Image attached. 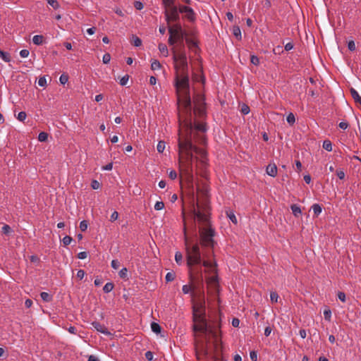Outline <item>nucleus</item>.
Masks as SVG:
<instances>
[{
    "instance_id": "obj_20",
    "label": "nucleus",
    "mask_w": 361,
    "mask_h": 361,
    "mask_svg": "<svg viewBox=\"0 0 361 361\" xmlns=\"http://www.w3.org/2000/svg\"><path fill=\"white\" fill-rule=\"evenodd\" d=\"M159 51L163 54L164 56H167L169 54L168 49L166 44L163 43H160L158 46Z\"/></svg>"
},
{
    "instance_id": "obj_45",
    "label": "nucleus",
    "mask_w": 361,
    "mask_h": 361,
    "mask_svg": "<svg viewBox=\"0 0 361 361\" xmlns=\"http://www.w3.org/2000/svg\"><path fill=\"white\" fill-rule=\"evenodd\" d=\"M164 207V204L161 201H160V202L158 201L154 204V209L157 210V211L161 210Z\"/></svg>"
},
{
    "instance_id": "obj_54",
    "label": "nucleus",
    "mask_w": 361,
    "mask_h": 361,
    "mask_svg": "<svg viewBox=\"0 0 361 361\" xmlns=\"http://www.w3.org/2000/svg\"><path fill=\"white\" fill-rule=\"evenodd\" d=\"M111 265L113 269H117L120 267V262L117 259H113Z\"/></svg>"
},
{
    "instance_id": "obj_7",
    "label": "nucleus",
    "mask_w": 361,
    "mask_h": 361,
    "mask_svg": "<svg viewBox=\"0 0 361 361\" xmlns=\"http://www.w3.org/2000/svg\"><path fill=\"white\" fill-rule=\"evenodd\" d=\"M169 32L172 35L176 40L180 43L181 48L184 47L183 41L186 36V32L183 30L181 25L179 23L173 25L172 27H169Z\"/></svg>"
},
{
    "instance_id": "obj_23",
    "label": "nucleus",
    "mask_w": 361,
    "mask_h": 361,
    "mask_svg": "<svg viewBox=\"0 0 361 361\" xmlns=\"http://www.w3.org/2000/svg\"><path fill=\"white\" fill-rule=\"evenodd\" d=\"M114 287V285L111 282L106 283L103 287V290L105 293H110Z\"/></svg>"
},
{
    "instance_id": "obj_36",
    "label": "nucleus",
    "mask_w": 361,
    "mask_h": 361,
    "mask_svg": "<svg viewBox=\"0 0 361 361\" xmlns=\"http://www.w3.org/2000/svg\"><path fill=\"white\" fill-rule=\"evenodd\" d=\"M48 138V134L45 132H41L38 135V140L40 142H44Z\"/></svg>"
},
{
    "instance_id": "obj_3",
    "label": "nucleus",
    "mask_w": 361,
    "mask_h": 361,
    "mask_svg": "<svg viewBox=\"0 0 361 361\" xmlns=\"http://www.w3.org/2000/svg\"><path fill=\"white\" fill-rule=\"evenodd\" d=\"M179 161L184 163L185 170L188 173L192 171V161H193V147L194 145L192 140L187 137H183L180 134L178 138Z\"/></svg>"
},
{
    "instance_id": "obj_57",
    "label": "nucleus",
    "mask_w": 361,
    "mask_h": 361,
    "mask_svg": "<svg viewBox=\"0 0 361 361\" xmlns=\"http://www.w3.org/2000/svg\"><path fill=\"white\" fill-rule=\"evenodd\" d=\"M91 186L94 190H97L100 187V184L97 180H94L91 183Z\"/></svg>"
},
{
    "instance_id": "obj_25",
    "label": "nucleus",
    "mask_w": 361,
    "mask_h": 361,
    "mask_svg": "<svg viewBox=\"0 0 361 361\" xmlns=\"http://www.w3.org/2000/svg\"><path fill=\"white\" fill-rule=\"evenodd\" d=\"M226 215L228 216V218L234 224H237L238 223V221H237V218L235 216V215L234 214V213L232 212V211H228V212H226Z\"/></svg>"
},
{
    "instance_id": "obj_63",
    "label": "nucleus",
    "mask_w": 361,
    "mask_h": 361,
    "mask_svg": "<svg viewBox=\"0 0 361 361\" xmlns=\"http://www.w3.org/2000/svg\"><path fill=\"white\" fill-rule=\"evenodd\" d=\"M169 176L172 180L176 179L177 178V173H176V171H174V170L170 171V172L169 173Z\"/></svg>"
},
{
    "instance_id": "obj_16",
    "label": "nucleus",
    "mask_w": 361,
    "mask_h": 361,
    "mask_svg": "<svg viewBox=\"0 0 361 361\" xmlns=\"http://www.w3.org/2000/svg\"><path fill=\"white\" fill-rule=\"evenodd\" d=\"M350 91L351 96L353 98V99L355 100V102L361 105V97L360 96L358 92L354 88H350Z\"/></svg>"
},
{
    "instance_id": "obj_51",
    "label": "nucleus",
    "mask_w": 361,
    "mask_h": 361,
    "mask_svg": "<svg viewBox=\"0 0 361 361\" xmlns=\"http://www.w3.org/2000/svg\"><path fill=\"white\" fill-rule=\"evenodd\" d=\"M336 175H337L338 178L341 180H343L345 178V173H344L343 170L341 169L336 170Z\"/></svg>"
},
{
    "instance_id": "obj_32",
    "label": "nucleus",
    "mask_w": 361,
    "mask_h": 361,
    "mask_svg": "<svg viewBox=\"0 0 361 361\" xmlns=\"http://www.w3.org/2000/svg\"><path fill=\"white\" fill-rule=\"evenodd\" d=\"M166 143L164 141H159L157 144V149L159 153H162L165 149Z\"/></svg>"
},
{
    "instance_id": "obj_14",
    "label": "nucleus",
    "mask_w": 361,
    "mask_h": 361,
    "mask_svg": "<svg viewBox=\"0 0 361 361\" xmlns=\"http://www.w3.org/2000/svg\"><path fill=\"white\" fill-rule=\"evenodd\" d=\"M266 172H267V173L269 176H270L271 177L276 176V175H277V166H276V165L274 163L269 164L267 166Z\"/></svg>"
},
{
    "instance_id": "obj_44",
    "label": "nucleus",
    "mask_w": 361,
    "mask_h": 361,
    "mask_svg": "<svg viewBox=\"0 0 361 361\" xmlns=\"http://www.w3.org/2000/svg\"><path fill=\"white\" fill-rule=\"evenodd\" d=\"M27 117V114L25 111H20L18 113L17 116L18 120L20 121H24Z\"/></svg>"
},
{
    "instance_id": "obj_12",
    "label": "nucleus",
    "mask_w": 361,
    "mask_h": 361,
    "mask_svg": "<svg viewBox=\"0 0 361 361\" xmlns=\"http://www.w3.org/2000/svg\"><path fill=\"white\" fill-rule=\"evenodd\" d=\"M92 326L99 332L104 334V335H110L111 333L108 331L106 326L103 324H101L98 322H92Z\"/></svg>"
},
{
    "instance_id": "obj_46",
    "label": "nucleus",
    "mask_w": 361,
    "mask_h": 361,
    "mask_svg": "<svg viewBox=\"0 0 361 361\" xmlns=\"http://www.w3.org/2000/svg\"><path fill=\"white\" fill-rule=\"evenodd\" d=\"M128 80H129V75H125L124 76H123L121 78V80H120V85H122V86L126 85Z\"/></svg>"
},
{
    "instance_id": "obj_13",
    "label": "nucleus",
    "mask_w": 361,
    "mask_h": 361,
    "mask_svg": "<svg viewBox=\"0 0 361 361\" xmlns=\"http://www.w3.org/2000/svg\"><path fill=\"white\" fill-rule=\"evenodd\" d=\"M202 265L208 269L210 273H216V262H210L208 260H204L202 262Z\"/></svg>"
},
{
    "instance_id": "obj_6",
    "label": "nucleus",
    "mask_w": 361,
    "mask_h": 361,
    "mask_svg": "<svg viewBox=\"0 0 361 361\" xmlns=\"http://www.w3.org/2000/svg\"><path fill=\"white\" fill-rule=\"evenodd\" d=\"M200 243L204 247H213L214 246V236L215 230L212 227L200 228Z\"/></svg>"
},
{
    "instance_id": "obj_59",
    "label": "nucleus",
    "mask_w": 361,
    "mask_h": 361,
    "mask_svg": "<svg viewBox=\"0 0 361 361\" xmlns=\"http://www.w3.org/2000/svg\"><path fill=\"white\" fill-rule=\"evenodd\" d=\"M182 290L184 294H188L191 290V287L188 285H184L183 286Z\"/></svg>"
},
{
    "instance_id": "obj_18",
    "label": "nucleus",
    "mask_w": 361,
    "mask_h": 361,
    "mask_svg": "<svg viewBox=\"0 0 361 361\" xmlns=\"http://www.w3.org/2000/svg\"><path fill=\"white\" fill-rule=\"evenodd\" d=\"M311 208L316 216H318L322 212V208L319 204H314Z\"/></svg>"
},
{
    "instance_id": "obj_30",
    "label": "nucleus",
    "mask_w": 361,
    "mask_h": 361,
    "mask_svg": "<svg viewBox=\"0 0 361 361\" xmlns=\"http://www.w3.org/2000/svg\"><path fill=\"white\" fill-rule=\"evenodd\" d=\"M132 43L135 47H140L142 45V40L138 37L133 35Z\"/></svg>"
},
{
    "instance_id": "obj_24",
    "label": "nucleus",
    "mask_w": 361,
    "mask_h": 361,
    "mask_svg": "<svg viewBox=\"0 0 361 361\" xmlns=\"http://www.w3.org/2000/svg\"><path fill=\"white\" fill-rule=\"evenodd\" d=\"M322 147L324 149H326L328 152L332 151V143L330 140H324L323 142Z\"/></svg>"
},
{
    "instance_id": "obj_39",
    "label": "nucleus",
    "mask_w": 361,
    "mask_h": 361,
    "mask_svg": "<svg viewBox=\"0 0 361 361\" xmlns=\"http://www.w3.org/2000/svg\"><path fill=\"white\" fill-rule=\"evenodd\" d=\"M250 62L255 66H258L259 64V59L255 55H252Z\"/></svg>"
},
{
    "instance_id": "obj_15",
    "label": "nucleus",
    "mask_w": 361,
    "mask_h": 361,
    "mask_svg": "<svg viewBox=\"0 0 361 361\" xmlns=\"http://www.w3.org/2000/svg\"><path fill=\"white\" fill-rule=\"evenodd\" d=\"M185 18L190 22H195L196 20V14L193 9L191 8L187 13H185Z\"/></svg>"
},
{
    "instance_id": "obj_1",
    "label": "nucleus",
    "mask_w": 361,
    "mask_h": 361,
    "mask_svg": "<svg viewBox=\"0 0 361 361\" xmlns=\"http://www.w3.org/2000/svg\"><path fill=\"white\" fill-rule=\"evenodd\" d=\"M175 63L176 77L174 85L178 96V100L184 99L186 108H190L191 99L189 94V73L186 54L184 51H174L173 56Z\"/></svg>"
},
{
    "instance_id": "obj_53",
    "label": "nucleus",
    "mask_w": 361,
    "mask_h": 361,
    "mask_svg": "<svg viewBox=\"0 0 361 361\" xmlns=\"http://www.w3.org/2000/svg\"><path fill=\"white\" fill-rule=\"evenodd\" d=\"M110 60H111V55L109 53H106L105 54H104L103 58H102V61L104 63L106 64V63H109Z\"/></svg>"
},
{
    "instance_id": "obj_42",
    "label": "nucleus",
    "mask_w": 361,
    "mask_h": 361,
    "mask_svg": "<svg viewBox=\"0 0 361 361\" xmlns=\"http://www.w3.org/2000/svg\"><path fill=\"white\" fill-rule=\"evenodd\" d=\"M47 3L54 9H57L59 8V4L56 0H47Z\"/></svg>"
},
{
    "instance_id": "obj_58",
    "label": "nucleus",
    "mask_w": 361,
    "mask_h": 361,
    "mask_svg": "<svg viewBox=\"0 0 361 361\" xmlns=\"http://www.w3.org/2000/svg\"><path fill=\"white\" fill-rule=\"evenodd\" d=\"M338 126L340 128L343 129V130H345L348 128V127L349 126V124L348 122L346 121H341L339 124H338Z\"/></svg>"
},
{
    "instance_id": "obj_55",
    "label": "nucleus",
    "mask_w": 361,
    "mask_h": 361,
    "mask_svg": "<svg viewBox=\"0 0 361 361\" xmlns=\"http://www.w3.org/2000/svg\"><path fill=\"white\" fill-rule=\"evenodd\" d=\"M338 299L342 301V302H345V300H346V296H345V293L343 292H338Z\"/></svg>"
},
{
    "instance_id": "obj_47",
    "label": "nucleus",
    "mask_w": 361,
    "mask_h": 361,
    "mask_svg": "<svg viewBox=\"0 0 361 361\" xmlns=\"http://www.w3.org/2000/svg\"><path fill=\"white\" fill-rule=\"evenodd\" d=\"M72 238L68 236V235H66L65 237H63L62 241H63V243L65 246L66 245H68L71 244V241H72Z\"/></svg>"
},
{
    "instance_id": "obj_49",
    "label": "nucleus",
    "mask_w": 361,
    "mask_h": 361,
    "mask_svg": "<svg viewBox=\"0 0 361 361\" xmlns=\"http://www.w3.org/2000/svg\"><path fill=\"white\" fill-rule=\"evenodd\" d=\"M38 85L40 87H45L47 85V79L44 76L40 77L38 80Z\"/></svg>"
},
{
    "instance_id": "obj_26",
    "label": "nucleus",
    "mask_w": 361,
    "mask_h": 361,
    "mask_svg": "<svg viewBox=\"0 0 361 361\" xmlns=\"http://www.w3.org/2000/svg\"><path fill=\"white\" fill-rule=\"evenodd\" d=\"M151 329L152 331H154L156 334L160 333L161 329L160 325L156 322H152L151 324Z\"/></svg>"
},
{
    "instance_id": "obj_56",
    "label": "nucleus",
    "mask_w": 361,
    "mask_h": 361,
    "mask_svg": "<svg viewBox=\"0 0 361 361\" xmlns=\"http://www.w3.org/2000/svg\"><path fill=\"white\" fill-rule=\"evenodd\" d=\"M348 48L350 51L355 50V44L354 41L351 40L348 43Z\"/></svg>"
},
{
    "instance_id": "obj_60",
    "label": "nucleus",
    "mask_w": 361,
    "mask_h": 361,
    "mask_svg": "<svg viewBox=\"0 0 361 361\" xmlns=\"http://www.w3.org/2000/svg\"><path fill=\"white\" fill-rule=\"evenodd\" d=\"M29 51L27 49H22L20 51V56L22 57V58H26L29 55Z\"/></svg>"
},
{
    "instance_id": "obj_35",
    "label": "nucleus",
    "mask_w": 361,
    "mask_h": 361,
    "mask_svg": "<svg viewBox=\"0 0 361 361\" xmlns=\"http://www.w3.org/2000/svg\"><path fill=\"white\" fill-rule=\"evenodd\" d=\"M324 319L328 321V322H330L331 321V312L329 309H326L324 311Z\"/></svg>"
},
{
    "instance_id": "obj_33",
    "label": "nucleus",
    "mask_w": 361,
    "mask_h": 361,
    "mask_svg": "<svg viewBox=\"0 0 361 361\" xmlns=\"http://www.w3.org/2000/svg\"><path fill=\"white\" fill-rule=\"evenodd\" d=\"M279 296L276 292H271L270 293V300L271 302L276 303L278 302Z\"/></svg>"
},
{
    "instance_id": "obj_5",
    "label": "nucleus",
    "mask_w": 361,
    "mask_h": 361,
    "mask_svg": "<svg viewBox=\"0 0 361 361\" xmlns=\"http://www.w3.org/2000/svg\"><path fill=\"white\" fill-rule=\"evenodd\" d=\"M186 259L189 274L191 276L192 274V272L194 271L192 267L202 262L201 253L197 244H195L192 247H186Z\"/></svg>"
},
{
    "instance_id": "obj_19",
    "label": "nucleus",
    "mask_w": 361,
    "mask_h": 361,
    "mask_svg": "<svg viewBox=\"0 0 361 361\" xmlns=\"http://www.w3.org/2000/svg\"><path fill=\"white\" fill-rule=\"evenodd\" d=\"M44 37L42 35H37L32 37V42L36 45H40L42 44Z\"/></svg>"
},
{
    "instance_id": "obj_17",
    "label": "nucleus",
    "mask_w": 361,
    "mask_h": 361,
    "mask_svg": "<svg viewBox=\"0 0 361 361\" xmlns=\"http://www.w3.org/2000/svg\"><path fill=\"white\" fill-rule=\"evenodd\" d=\"M290 209H291V211L293 212V214L295 217H298V216H300L301 215L302 211H301V209H300V206H298L297 204H292L291 207H290Z\"/></svg>"
},
{
    "instance_id": "obj_40",
    "label": "nucleus",
    "mask_w": 361,
    "mask_h": 361,
    "mask_svg": "<svg viewBox=\"0 0 361 361\" xmlns=\"http://www.w3.org/2000/svg\"><path fill=\"white\" fill-rule=\"evenodd\" d=\"M59 81L62 85L66 84L68 81V76L66 74L61 75L59 78Z\"/></svg>"
},
{
    "instance_id": "obj_27",
    "label": "nucleus",
    "mask_w": 361,
    "mask_h": 361,
    "mask_svg": "<svg viewBox=\"0 0 361 361\" xmlns=\"http://www.w3.org/2000/svg\"><path fill=\"white\" fill-rule=\"evenodd\" d=\"M161 67V65L160 63V62L157 60H154L153 61H152V63H151V68L153 70V71H156V70H159L160 69Z\"/></svg>"
},
{
    "instance_id": "obj_10",
    "label": "nucleus",
    "mask_w": 361,
    "mask_h": 361,
    "mask_svg": "<svg viewBox=\"0 0 361 361\" xmlns=\"http://www.w3.org/2000/svg\"><path fill=\"white\" fill-rule=\"evenodd\" d=\"M165 18L166 20L169 22H178L180 19V15L178 11V7L172 6V8L169 9H166L165 12Z\"/></svg>"
},
{
    "instance_id": "obj_21",
    "label": "nucleus",
    "mask_w": 361,
    "mask_h": 361,
    "mask_svg": "<svg viewBox=\"0 0 361 361\" xmlns=\"http://www.w3.org/2000/svg\"><path fill=\"white\" fill-rule=\"evenodd\" d=\"M233 35L238 39H241V30L237 25L233 27Z\"/></svg>"
},
{
    "instance_id": "obj_28",
    "label": "nucleus",
    "mask_w": 361,
    "mask_h": 361,
    "mask_svg": "<svg viewBox=\"0 0 361 361\" xmlns=\"http://www.w3.org/2000/svg\"><path fill=\"white\" fill-rule=\"evenodd\" d=\"M40 297L42 300L45 302H49L51 300V296L47 292H42L40 293Z\"/></svg>"
},
{
    "instance_id": "obj_31",
    "label": "nucleus",
    "mask_w": 361,
    "mask_h": 361,
    "mask_svg": "<svg viewBox=\"0 0 361 361\" xmlns=\"http://www.w3.org/2000/svg\"><path fill=\"white\" fill-rule=\"evenodd\" d=\"M175 260L176 262V263L179 265H180L183 262V255L181 254V252H176V254H175Z\"/></svg>"
},
{
    "instance_id": "obj_22",
    "label": "nucleus",
    "mask_w": 361,
    "mask_h": 361,
    "mask_svg": "<svg viewBox=\"0 0 361 361\" xmlns=\"http://www.w3.org/2000/svg\"><path fill=\"white\" fill-rule=\"evenodd\" d=\"M0 58L5 62L11 61V56L9 53L0 50Z\"/></svg>"
},
{
    "instance_id": "obj_64",
    "label": "nucleus",
    "mask_w": 361,
    "mask_h": 361,
    "mask_svg": "<svg viewBox=\"0 0 361 361\" xmlns=\"http://www.w3.org/2000/svg\"><path fill=\"white\" fill-rule=\"evenodd\" d=\"M87 257V252H80L78 254V257L80 259H84Z\"/></svg>"
},
{
    "instance_id": "obj_41",
    "label": "nucleus",
    "mask_w": 361,
    "mask_h": 361,
    "mask_svg": "<svg viewBox=\"0 0 361 361\" xmlns=\"http://www.w3.org/2000/svg\"><path fill=\"white\" fill-rule=\"evenodd\" d=\"M87 226H88V223L87 221L83 220V221H80V228L81 231H82V232L85 231L87 228Z\"/></svg>"
},
{
    "instance_id": "obj_34",
    "label": "nucleus",
    "mask_w": 361,
    "mask_h": 361,
    "mask_svg": "<svg viewBox=\"0 0 361 361\" xmlns=\"http://www.w3.org/2000/svg\"><path fill=\"white\" fill-rule=\"evenodd\" d=\"M286 121L287 122L290 124V125H293L295 123V116L293 113H290L288 116H287V118H286Z\"/></svg>"
},
{
    "instance_id": "obj_2",
    "label": "nucleus",
    "mask_w": 361,
    "mask_h": 361,
    "mask_svg": "<svg viewBox=\"0 0 361 361\" xmlns=\"http://www.w3.org/2000/svg\"><path fill=\"white\" fill-rule=\"evenodd\" d=\"M181 103L184 111L188 116L185 118L183 123L180 124V129L178 130V135L180 134L183 137H188L192 140V136L195 130L199 132H205L206 127L204 123H197L193 125L192 122V104L190 108H186L184 104V99L178 100Z\"/></svg>"
},
{
    "instance_id": "obj_8",
    "label": "nucleus",
    "mask_w": 361,
    "mask_h": 361,
    "mask_svg": "<svg viewBox=\"0 0 361 361\" xmlns=\"http://www.w3.org/2000/svg\"><path fill=\"white\" fill-rule=\"evenodd\" d=\"M195 219L202 224L207 225L209 223V215L207 214V206L205 205L203 209L199 204H197V209L193 210Z\"/></svg>"
},
{
    "instance_id": "obj_4",
    "label": "nucleus",
    "mask_w": 361,
    "mask_h": 361,
    "mask_svg": "<svg viewBox=\"0 0 361 361\" xmlns=\"http://www.w3.org/2000/svg\"><path fill=\"white\" fill-rule=\"evenodd\" d=\"M192 320L194 322L192 330L194 332L207 334L209 331V327L202 307H193Z\"/></svg>"
},
{
    "instance_id": "obj_29",
    "label": "nucleus",
    "mask_w": 361,
    "mask_h": 361,
    "mask_svg": "<svg viewBox=\"0 0 361 361\" xmlns=\"http://www.w3.org/2000/svg\"><path fill=\"white\" fill-rule=\"evenodd\" d=\"M174 3L175 0H163V4L166 8H168L169 9L172 8V6H176Z\"/></svg>"
},
{
    "instance_id": "obj_9",
    "label": "nucleus",
    "mask_w": 361,
    "mask_h": 361,
    "mask_svg": "<svg viewBox=\"0 0 361 361\" xmlns=\"http://www.w3.org/2000/svg\"><path fill=\"white\" fill-rule=\"evenodd\" d=\"M205 114L204 99L202 96H197L194 98L193 114L202 116Z\"/></svg>"
},
{
    "instance_id": "obj_61",
    "label": "nucleus",
    "mask_w": 361,
    "mask_h": 361,
    "mask_svg": "<svg viewBox=\"0 0 361 361\" xmlns=\"http://www.w3.org/2000/svg\"><path fill=\"white\" fill-rule=\"evenodd\" d=\"M85 271L84 270L82 269H79L78 271H77V277L79 279H82L85 276Z\"/></svg>"
},
{
    "instance_id": "obj_52",
    "label": "nucleus",
    "mask_w": 361,
    "mask_h": 361,
    "mask_svg": "<svg viewBox=\"0 0 361 361\" xmlns=\"http://www.w3.org/2000/svg\"><path fill=\"white\" fill-rule=\"evenodd\" d=\"M241 112L244 115L248 114L250 112V107L246 104H243L241 107Z\"/></svg>"
},
{
    "instance_id": "obj_37",
    "label": "nucleus",
    "mask_w": 361,
    "mask_h": 361,
    "mask_svg": "<svg viewBox=\"0 0 361 361\" xmlns=\"http://www.w3.org/2000/svg\"><path fill=\"white\" fill-rule=\"evenodd\" d=\"M191 7H189L188 6H180L179 8H178V11L179 13H187Z\"/></svg>"
},
{
    "instance_id": "obj_43",
    "label": "nucleus",
    "mask_w": 361,
    "mask_h": 361,
    "mask_svg": "<svg viewBox=\"0 0 361 361\" xmlns=\"http://www.w3.org/2000/svg\"><path fill=\"white\" fill-rule=\"evenodd\" d=\"M165 279L167 282L172 281L175 279V274L172 272H168L166 275Z\"/></svg>"
},
{
    "instance_id": "obj_50",
    "label": "nucleus",
    "mask_w": 361,
    "mask_h": 361,
    "mask_svg": "<svg viewBox=\"0 0 361 361\" xmlns=\"http://www.w3.org/2000/svg\"><path fill=\"white\" fill-rule=\"evenodd\" d=\"M119 276L122 279H125L127 277V274H128V270L126 268H123L120 270L119 273Z\"/></svg>"
},
{
    "instance_id": "obj_38",
    "label": "nucleus",
    "mask_w": 361,
    "mask_h": 361,
    "mask_svg": "<svg viewBox=\"0 0 361 361\" xmlns=\"http://www.w3.org/2000/svg\"><path fill=\"white\" fill-rule=\"evenodd\" d=\"M11 231H12L11 228L7 224H5L2 227V233L5 235H8L9 233H11Z\"/></svg>"
},
{
    "instance_id": "obj_11",
    "label": "nucleus",
    "mask_w": 361,
    "mask_h": 361,
    "mask_svg": "<svg viewBox=\"0 0 361 361\" xmlns=\"http://www.w3.org/2000/svg\"><path fill=\"white\" fill-rule=\"evenodd\" d=\"M193 151L195 152L198 156H200V161L202 164H206L207 161V152L204 149L197 147L194 145Z\"/></svg>"
},
{
    "instance_id": "obj_48",
    "label": "nucleus",
    "mask_w": 361,
    "mask_h": 361,
    "mask_svg": "<svg viewBox=\"0 0 361 361\" xmlns=\"http://www.w3.org/2000/svg\"><path fill=\"white\" fill-rule=\"evenodd\" d=\"M186 43L188 44L190 48L197 47V42L191 39H186Z\"/></svg>"
},
{
    "instance_id": "obj_62",
    "label": "nucleus",
    "mask_w": 361,
    "mask_h": 361,
    "mask_svg": "<svg viewBox=\"0 0 361 361\" xmlns=\"http://www.w3.org/2000/svg\"><path fill=\"white\" fill-rule=\"evenodd\" d=\"M250 357L252 361H257V354L255 351H251L250 353Z\"/></svg>"
}]
</instances>
